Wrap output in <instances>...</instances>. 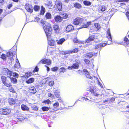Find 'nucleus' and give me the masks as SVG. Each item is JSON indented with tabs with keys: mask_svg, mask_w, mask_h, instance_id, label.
Here are the masks:
<instances>
[{
	"mask_svg": "<svg viewBox=\"0 0 129 129\" xmlns=\"http://www.w3.org/2000/svg\"><path fill=\"white\" fill-rule=\"evenodd\" d=\"M43 27L47 38H50L52 33V29L51 24L47 23L45 25H43Z\"/></svg>",
	"mask_w": 129,
	"mask_h": 129,
	"instance_id": "f257e3e1",
	"label": "nucleus"
},
{
	"mask_svg": "<svg viewBox=\"0 0 129 129\" xmlns=\"http://www.w3.org/2000/svg\"><path fill=\"white\" fill-rule=\"evenodd\" d=\"M16 49L14 48H12L10 51L7 52L6 53L7 57L10 60H14L13 57L15 56H16Z\"/></svg>",
	"mask_w": 129,
	"mask_h": 129,
	"instance_id": "f03ea898",
	"label": "nucleus"
},
{
	"mask_svg": "<svg viewBox=\"0 0 129 129\" xmlns=\"http://www.w3.org/2000/svg\"><path fill=\"white\" fill-rule=\"evenodd\" d=\"M62 4L61 1L59 0H56L55 2L54 7L55 10L59 11L62 10Z\"/></svg>",
	"mask_w": 129,
	"mask_h": 129,
	"instance_id": "7ed1b4c3",
	"label": "nucleus"
},
{
	"mask_svg": "<svg viewBox=\"0 0 129 129\" xmlns=\"http://www.w3.org/2000/svg\"><path fill=\"white\" fill-rule=\"evenodd\" d=\"M1 80L3 83L8 87H10L12 86V85L10 83H8V81L6 77L3 75L1 76Z\"/></svg>",
	"mask_w": 129,
	"mask_h": 129,
	"instance_id": "20e7f679",
	"label": "nucleus"
},
{
	"mask_svg": "<svg viewBox=\"0 0 129 129\" xmlns=\"http://www.w3.org/2000/svg\"><path fill=\"white\" fill-rule=\"evenodd\" d=\"M12 72L10 71L7 68H4L3 69L1 72L2 75H7L9 77H11L12 74Z\"/></svg>",
	"mask_w": 129,
	"mask_h": 129,
	"instance_id": "39448f33",
	"label": "nucleus"
},
{
	"mask_svg": "<svg viewBox=\"0 0 129 129\" xmlns=\"http://www.w3.org/2000/svg\"><path fill=\"white\" fill-rule=\"evenodd\" d=\"M28 92L30 95L35 94L37 91L35 87L34 86H31L28 88Z\"/></svg>",
	"mask_w": 129,
	"mask_h": 129,
	"instance_id": "423d86ee",
	"label": "nucleus"
},
{
	"mask_svg": "<svg viewBox=\"0 0 129 129\" xmlns=\"http://www.w3.org/2000/svg\"><path fill=\"white\" fill-rule=\"evenodd\" d=\"M11 112V110L8 108L0 109V114L3 115H7L9 114Z\"/></svg>",
	"mask_w": 129,
	"mask_h": 129,
	"instance_id": "0eeeda50",
	"label": "nucleus"
},
{
	"mask_svg": "<svg viewBox=\"0 0 129 129\" xmlns=\"http://www.w3.org/2000/svg\"><path fill=\"white\" fill-rule=\"evenodd\" d=\"M51 61L49 59L43 58L38 63V64L42 63L50 65L51 63Z\"/></svg>",
	"mask_w": 129,
	"mask_h": 129,
	"instance_id": "6e6552de",
	"label": "nucleus"
},
{
	"mask_svg": "<svg viewBox=\"0 0 129 129\" xmlns=\"http://www.w3.org/2000/svg\"><path fill=\"white\" fill-rule=\"evenodd\" d=\"M98 52L94 53L89 52L86 54L85 57L90 58L93 56H96L98 55Z\"/></svg>",
	"mask_w": 129,
	"mask_h": 129,
	"instance_id": "1a4fd4ad",
	"label": "nucleus"
},
{
	"mask_svg": "<svg viewBox=\"0 0 129 129\" xmlns=\"http://www.w3.org/2000/svg\"><path fill=\"white\" fill-rule=\"evenodd\" d=\"M74 30V26L72 24L68 25L66 27L65 30L66 32L71 31Z\"/></svg>",
	"mask_w": 129,
	"mask_h": 129,
	"instance_id": "9d476101",
	"label": "nucleus"
},
{
	"mask_svg": "<svg viewBox=\"0 0 129 129\" xmlns=\"http://www.w3.org/2000/svg\"><path fill=\"white\" fill-rule=\"evenodd\" d=\"M83 73L88 78L92 79V77L90 75L89 72L86 69H83L82 71Z\"/></svg>",
	"mask_w": 129,
	"mask_h": 129,
	"instance_id": "9b49d317",
	"label": "nucleus"
},
{
	"mask_svg": "<svg viewBox=\"0 0 129 129\" xmlns=\"http://www.w3.org/2000/svg\"><path fill=\"white\" fill-rule=\"evenodd\" d=\"M54 18L55 21L57 23L61 22L63 20L61 16L59 15H57L55 16Z\"/></svg>",
	"mask_w": 129,
	"mask_h": 129,
	"instance_id": "f8f14e48",
	"label": "nucleus"
},
{
	"mask_svg": "<svg viewBox=\"0 0 129 129\" xmlns=\"http://www.w3.org/2000/svg\"><path fill=\"white\" fill-rule=\"evenodd\" d=\"M25 8L27 11L32 13L33 12V7L30 4H27L25 5Z\"/></svg>",
	"mask_w": 129,
	"mask_h": 129,
	"instance_id": "ddd939ff",
	"label": "nucleus"
},
{
	"mask_svg": "<svg viewBox=\"0 0 129 129\" xmlns=\"http://www.w3.org/2000/svg\"><path fill=\"white\" fill-rule=\"evenodd\" d=\"M106 37L109 39L107 42H108L110 41L111 42L110 43L111 44L112 42V41L109 28H108L107 29V32Z\"/></svg>",
	"mask_w": 129,
	"mask_h": 129,
	"instance_id": "4468645a",
	"label": "nucleus"
},
{
	"mask_svg": "<svg viewBox=\"0 0 129 129\" xmlns=\"http://www.w3.org/2000/svg\"><path fill=\"white\" fill-rule=\"evenodd\" d=\"M53 29L56 33H59L60 31V28L58 24H55L53 26Z\"/></svg>",
	"mask_w": 129,
	"mask_h": 129,
	"instance_id": "2eb2a0df",
	"label": "nucleus"
},
{
	"mask_svg": "<svg viewBox=\"0 0 129 129\" xmlns=\"http://www.w3.org/2000/svg\"><path fill=\"white\" fill-rule=\"evenodd\" d=\"M8 102L10 105L15 104L16 102V100L14 99L13 98H10L8 99Z\"/></svg>",
	"mask_w": 129,
	"mask_h": 129,
	"instance_id": "dca6fc26",
	"label": "nucleus"
},
{
	"mask_svg": "<svg viewBox=\"0 0 129 129\" xmlns=\"http://www.w3.org/2000/svg\"><path fill=\"white\" fill-rule=\"evenodd\" d=\"M95 38V36L94 35H91L86 40V42L88 43L91 41L94 40Z\"/></svg>",
	"mask_w": 129,
	"mask_h": 129,
	"instance_id": "f3484780",
	"label": "nucleus"
},
{
	"mask_svg": "<svg viewBox=\"0 0 129 129\" xmlns=\"http://www.w3.org/2000/svg\"><path fill=\"white\" fill-rule=\"evenodd\" d=\"M81 19L80 18L77 17L76 18L74 21V23L75 25L79 24L81 22Z\"/></svg>",
	"mask_w": 129,
	"mask_h": 129,
	"instance_id": "a211bd4d",
	"label": "nucleus"
},
{
	"mask_svg": "<svg viewBox=\"0 0 129 129\" xmlns=\"http://www.w3.org/2000/svg\"><path fill=\"white\" fill-rule=\"evenodd\" d=\"M59 14L61 16H62L61 17L62 19H66L68 17V15L65 13L60 12L59 13Z\"/></svg>",
	"mask_w": 129,
	"mask_h": 129,
	"instance_id": "6ab92c4d",
	"label": "nucleus"
},
{
	"mask_svg": "<svg viewBox=\"0 0 129 129\" xmlns=\"http://www.w3.org/2000/svg\"><path fill=\"white\" fill-rule=\"evenodd\" d=\"M21 108L22 110L23 111H28L29 110V108L26 105L24 104H22L21 105Z\"/></svg>",
	"mask_w": 129,
	"mask_h": 129,
	"instance_id": "aec40b11",
	"label": "nucleus"
},
{
	"mask_svg": "<svg viewBox=\"0 0 129 129\" xmlns=\"http://www.w3.org/2000/svg\"><path fill=\"white\" fill-rule=\"evenodd\" d=\"M123 44L124 46H127L129 44V40L126 37H125L123 40Z\"/></svg>",
	"mask_w": 129,
	"mask_h": 129,
	"instance_id": "412c9836",
	"label": "nucleus"
},
{
	"mask_svg": "<svg viewBox=\"0 0 129 129\" xmlns=\"http://www.w3.org/2000/svg\"><path fill=\"white\" fill-rule=\"evenodd\" d=\"M48 43L49 45L53 46L54 45L55 41L54 40L51 39L48 40Z\"/></svg>",
	"mask_w": 129,
	"mask_h": 129,
	"instance_id": "4be33fe9",
	"label": "nucleus"
},
{
	"mask_svg": "<svg viewBox=\"0 0 129 129\" xmlns=\"http://www.w3.org/2000/svg\"><path fill=\"white\" fill-rule=\"evenodd\" d=\"M32 73L31 72H28L25 73V74L22 76V77L27 78L32 75Z\"/></svg>",
	"mask_w": 129,
	"mask_h": 129,
	"instance_id": "5701e85b",
	"label": "nucleus"
},
{
	"mask_svg": "<svg viewBox=\"0 0 129 129\" xmlns=\"http://www.w3.org/2000/svg\"><path fill=\"white\" fill-rule=\"evenodd\" d=\"M66 40L64 38H61L59 40H56L57 43L58 45H61Z\"/></svg>",
	"mask_w": 129,
	"mask_h": 129,
	"instance_id": "b1692460",
	"label": "nucleus"
},
{
	"mask_svg": "<svg viewBox=\"0 0 129 129\" xmlns=\"http://www.w3.org/2000/svg\"><path fill=\"white\" fill-rule=\"evenodd\" d=\"M91 23L90 21L87 22L86 23L82 25V27L83 28H87L91 24Z\"/></svg>",
	"mask_w": 129,
	"mask_h": 129,
	"instance_id": "393cba45",
	"label": "nucleus"
},
{
	"mask_svg": "<svg viewBox=\"0 0 129 129\" xmlns=\"http://www.w3.org/2000/svg\"><path fill=\"white\" fill-rule=\"evenodd\" d=\"M35 80V79L33 78H29L28 80H26V82L28 84H30L33 82Z\"/></svg>",
	"mask_w": 129,
	"mask_h": 129,
	"instance_id": "a878e982",
	"label": "nucleus"
},
{
	"mask_svg": "<svg viewBox=\"0 0 129 129\" xmlns=\"http://www.w3.org/2000/svg\"><path fill=\"white\" fill-rule=\"evenodd\" d=\"M80 64L79 63L77 62V63L73 64L72 66L74 69H78L79 68V64Z\"/></svg>",
	"mask_w": 129,
	"mask_h": 129,
	"instance_id": "bb28decb",
	"label": "nucleus"
},
{
	"mask_svg": "<svg viewBox=\"0 0 129 129\" xmlns=\"http://www.w3.org/2000/svg\"><path fill=\"white\" fill-rule=\"evenodd\" d=\"M45 5L46 6H47L49 9H51V8L53 6L52 2L50 1H49L48 2L47 4H45Z\"/></svg>",
	"mask_w": 129,
	"mask_h": 129,
	"instance_id": "cd10ccee",
	"label": "nucleus"
},
{
	"mask_svg": "<svg viewBox=\"0 0 129 129\" xmlns=\"http://www.w3.org/2000/svg\"><path fill=\"white\" fill-rule=\"evenodd\" d=\"M74 6L77 9H80L82 8L81 5L78 3H75L74 5Z\"/></svg>",
	"mask_w": 129,
	"mask_h": 129,
	"instance_id": "c85d7f7f",
	"label": "nucleus"
},
{
	"mask_svg": "<svg viewBox=\"0 0 129 129\" xmlns=\"http://www.w3.org/2000/svg\"><path fill=\"white\" fill-rule=\"evenodd\" d=\"M9 78H10L11 82L12 83L15 84L17 82V80L16 78L13 77H11Z\"/></svg>",
	"mask_w": 129,
	"mask_h": 129,
	"instance_id": "c756f323",
	"label": "nucleus"
},
{
	"mask_svg": "<svg viewBox=\"0 0 129 129\" xmlns=\"http://www.w3.org/2000/svg\"><path fill=\"white\" fill-rule=\"evenodd\" d=\"M94 25L95 27L97 30H99L101 27L100 24L98 23H95Z\"/></svg>",
	"mask_w": 129,
	"mask_h": 129,
	"instance_id": "7c9ffc66",
	"label": "nucleus"
},
{
	"mask_svg": "<svg viewBox=\"0 0 129 129\" xmlns=\"http://www.w3.org/2000/svg\"><path fill=\"white\" fill-rule=\"evenodd\" d=\"M41 9L40 11V14L41 15H43L45 12V9L43 6L41 7Z\"/></svg>",
	"mask_w": 129,
	"mask_h": 129,
	"instance_id": "2f4dec72",
	"label": "nucleus"
},
{
	"mask_svg": "<svg viewBox=\"0 0 129 129\" xmlns=\"http://www.w3.org/2000/svg\"><path fill=\"white\" fill-rule=\"evenodd\" d=\"M45 17L47 19H50L51 17V14L50 13L47 12L45 15Z\"/></svg>",
	"mask_w": 129,
	"mask_h": 129,
	"instance_id": "473e14b6",
	"label": "nucleus"
},
{
	"mask_svg": "<svg viewBox=\"0 0 129 129\" xmlns=\"http://www.w3.org/2000/svg\"><path fill=\"white\" fill-rule=\"evenodd\" d=\"M8 88V90L10 92H12V93H16V91L12 87V86Z\"/></svg>",
	"mask_w": 129,
	"mask_h": 129,
	"instance_id": "72a5a7b5",
	"label": "nucleus"
},
{
	"mask_svg": "<svg viewBox=\"0 0 129 129\" xmlns=\"http://www.w3.org/2000/svg\"><path fill=\"white\" fill-rule=\"evenodd\" d=\"M16 62L18 61V62H17L14 65V67L15 68H18L20 67V64L19 62L18 59L17 58L16 60Z\"/></svg>",
	"mask_w": 129,
	"mask_h": 129,
	"instance_id": "f704fd0d",
	"label": "nucleus"
},
{
	"mask_svg": "<svg viewBox=\"0 0 129 129\" xmlns=\"http://www.w3.org/2000/svg\"><path fill=\"white\" fill-rule=\"evenodd\" d=\"M7 55L3 53L1 56V58L4 60H6L7 59L6 57Z\"/></svg>",
	"mask_w": 129,
	"mask_h": 129,
	"instance_id": "c9c22d12",
	"label": "nucleus"
},
{
	"mask_svg": "<svg viewBox=\"0 0 129 129\" xmlns=\"http://www.w3.org/2000/svg\"><path fill=\"white\" fill-rule=\"evenodd\" d=\"M83 3L86 6H89L91 5V3L90 2L86 1H84Z\"/></svg>",
	"mask_w": 129,
	"mask_h": 129,
	"instance_id": "e433bc0d",
	"label": "nucleus"
},
{
	"mask_svg": "<svg viewBox=\"0 0 129 129\" xmlns=\"http://www.w3.org/2000/svg\"><path fill=\"white\" fill-rule=\"evenodd\" d=\"M40 8V6L37 5H35L34 7V9L35 11H38Z\"/></svg>",
	"mask_w": 129,
	"mask_h": 129,
	"instance_id": "4c0bfd02",
	"label": "nucleus"
},
{
	"mask_svg": "<svg viewBox=\"0 0 129 129\" xmlns=\"http://www.w3.org/2000/svg\"><path fill=\"white\" fill-rule=\"evenodd\" d=\"M66 69L63 67L60 68L59 69V73H63L66 71Z\"/></svg>",
	"mask_w": 129,
	"mask_h": 129,
	"instance_id": "58836bf2",
	"label": "nucleus"
},
{
	"mask_svg": "<svg viewBox=\"0 0 129 129\" xmlns=\"http://www.w3.org/2000/svg\"><path fill=\"white\" fill-rule=\"evenodd\" d=\"M50 108L47 107H42V109L43 111H47Z\"/></svg>",
	"mask_w": 129,
	"mask_h": 129,
	"instance_id": "ea45409f",
	"label": "nucleus"
},
{
	"mask_svg": "<svg viewBox=\"0 0 129 129\" xmlns=\"http://www.w3.org/2000/svg\"><path fill=\"white\" fill-rule=\"evenodd\" d=\"M100 45V46L101 47V49H102V48L104 47L107 44H108V42H107V43H101L99 44Z\"/></svg>",
	"mask_w": 129,
	"mask_h": 129,
	"instance_id": "a19ab883",
	"label": "nucleus"
},
{
	"mask_svg": "<svg viewBox=\"0 0 129 129\" xmlns=\"http://www.w3.org/2000/svg\"><path fill=\"white\" fill-rule=\"evenodd\" d=\"M106 8V7L104 5H103L99 7L100 9L102 11H105Z\"/></svg>",
	"mask_w": 129,
	"mask_h": 129,
	"instance_id": "79ce46f5",
	"label": "nucleus"
},
{
	"mask_svg": "<svg viewBox=\"0 0 129 129\" xmlns=\"http://www.w3.org/2000/svg\"><path fill=\"white\" fill-rule=\"evenodd\" d=\"M71 54L74 53H77L79 51L78 49L77 48H75L72 50H71Z\"/></svg>",
	"mask_w": 129,
	"mask_h": 129,
	"instance_id": "37998d69",
	"label": "nucleus"
},
{
	"mask_svg": "<svg viewBox=\"0 0 129 129\" xmlns=\"http://www.w3.org/2000/svg\"><path fill=\"white\" fill-rule=\"evenodd\" d=\"M51 103V101L49 99H47L46 100L43 101L42 103H45L46 104H49Z\"/></svg>",
	"mask_w": 129,
	"mask_h": 129,
	"instance_id": "c03bdc74",
	"label": "nucleus"
},
{
	"mask_svg": "<svg viewBox=\"0 0 129 129\" xmlns=\"http://www.w3.org/2000/svg\"><path fill=\"white\" fill-rule=\"evenodd\" d=\"M39 68H38V66H37L35 67L33 72V73H35L36 72H38L39 71Z\"/></svg>",
	"mask_w": 129,
	"mask_h": 129,
	"instance_id": "a18cd8bd",
	"label": "nucleus"
},
{
	"mask_svg": "<svg viewBox=\"0 0 129 129\" xmlns=\"http://www.w3.org/2000/svg\"><path fill=\"white\" fill-rule=\"evenodd\" d=\"M84 61L85 63L88 66H89L90 64V61L89 60L85 59H84Z\"/></svg>",
	"mask_w": 129,
	"mask_h": 129,
	"instance_id": "49530a36",
	"label": "nucleus"
},
{
	"mask_svg": "<svg viewBox=\"0 0 129 129\" xmlns=\"http://www.w3.org/2000/svg\"><path fill=\"white\" fill-rule=\"evenodd\" d=\"M92 94L93 96L95 97H98L100 95V94L96 92L95 91H94Z\"/></svg>",
	"mask_w": 129,
	"mask_h": 129,
	"instance_id": "de8ad7c7",
	"label": "nucleus"
},
{
	"mask_svg": "<svg viewBox=\"0 0 129 129\" xmlns=\"http://www.w3.org/2000/svg\"><path fill=\"white\" fill-rule=\"evenodd\" d=\"M55 77L54 75L50 76L49 77H47L46 79V82L47 81L48 82L50 81V80H51L53 78L52 77Z\"/></svg>",
	"mask_w": 129,
	"mask_h": 129,
	"instance_id": "09e8293b",
	"label": "nucleus"
},
{
	"mask_svg": "<svg viewBox=\"0 0 129 129\" xmlns=\"http://www.w3.org/2000/svg\"><path fill=\"white\" fill-rule=\"evenodd\" d=\"M58 69V68L57 67H55L51 68V70L53 71H56Z\"/></svg>",
	"mask_w": 129,
	"mask_h": 129,
	"instance_id": "8fccbe9b",
	"label": "nucleus"
},
{
	"mask_svg": "<svg viewBox=\"0 0 129 129\" xmlns=\"http://www.w3.org/2000/svg\"><path fill=\"white\" fill-rule=\"evenodd\" d=\"M54 84V81H50L49 83L48 84L49 86H53Z\"/></svg>",
	"mask_w": 129,
	"mask_h": 129,
	"instance_id": "3c124183",
	"label": "nucleus"
},
{
	"mask_svg": "<svg viewBox=\"0 0 129 129\" xmlns=\"http://www.w3.org/2000/svg\"><path fill=\"white\" fill-rule=\"evenodd\" d=\"M94 48L95 49H100V50L101 49L99 44L95 45Z\"/></svg>",
	"mask_w": 129,
	"mask_h": 129,
	"instance_id": "603ef678",
	"label": "nucleus"
},
{
	"mask_svg": "<svg viewBox=\"0 0 129 129\" xmlns=\"http://www.w3.org/2000/svg\"><path fill=\"white\" fill-rule=\"evenodd\" d=\"M32 108L33 110L35 111H38V108L36 106H33L32 107Z\"/></svg>",
	"mask_w": 129,
	"mask_h": 129,
	"instance_id": "864d4df0",
	"label": "nucleus"
},
{
	"mask_svg": "<svg viewBox=\"0 0 129 129\" xmlns=\"http://www.w3.org/2000/svg\"><path fill=\"white\" fill-rule=\"evenodd\" d=\"M53 106L54 107H57L59 106V104L58 102H56L55 103H54Z\"/></svg>",
	"mask_w": 129,
	"mask_h": 129,
	"instance_id": "5fc2aeb1",
	"label": "nucleus"
},
{
	"mask_svg": "<svg viewBox=\"0 0 129 129\" xmlns=\"http://www.w3.org/2000/svg\"><path fill=\"white\" fill-rule=\"evenodd\" d=\"M115 98H114V97L111 98V99L108 100L109 102V103L110 102H113L115 101Z\"/></svg>",
	"mask_w": 129,
	"mask_h": 129,
	"instance_id": "6e6d98bb",
	"label": "nucleus"
},
{
	"mask_svg": "<svg viewBox=\"0 0 129 129\" xmlns=\"http://www.w3.org/2000/svg\"><path fill=\"white\" fill-rule=\"evenodd\" d=\"M13 76L14 77H15L17 78H18V74L16 72H13Z\"/></svg>",
	"mask_w": 129,
	"mask_h": 129,
	"instance_id": "4d7b16f0",
	"label": "nucleus"
},
{
	"mask_svg": "<svg viewBox=\"0 0 129 129\" xmlns=\"http://www.w3.org/2000/svg\"><path fill=\"white\" fill-rule=\"evenodd\" d=\"M48 96L49 97H51V98H53L54 97V95H53L51 93H48Z\"/></svg>",
	"mask_w": 129,
	"mask_h": 129,
	"instance_id": "13d9d810",
	"label": "nucleus"
},
{
	"mask_svg": "<svg viewBox=\"0 0 129 129\" xmlns=\"http://www.w3.org/2000/svg\"><path fill=\"white\" fill-rule=\"evenodd\" d=\"M64 54H71V50H69L66 51L64 52Z\"/></svg>",
	"mask_w": 129,
	"mask_h": 129,
	"instance_id": "bf43d9fd",
	"label": "nucleus"
},
{
	"mask_svg": "<svg viewBox=\"0 0 129 129\" xmlns=\"http://www.w3.org/2000/svg\"><path fill=\"white\" fill-rule=\"evenodd\" d=\"M73 41L74 43H79V41L76 38H74L73 40Z\"/></svg>",
	"mask_w": 129,
	"mask_h": 129,
	"instance_id": "052dcab7",
	"label": "nucleus"
},
{
	"mask_svg": "<svg viewBox=\"0 0 129 129\" xmlns=\"http://www.w3.org/2000/svg\"><path fill=\"white\" fill-rule=\"evenodd\" d=\"M13 6L12 4V3L8 5L7 7L8 9H10Z\"/></svg>",
	"mask_w": 129,
	"mask_h": 129,
	"instance_id": "680f3d73",
	"label": "nucleus"
},
{
	"mask_svg": "<svg viewBox=\"0 0 129 129\" xmlns=\"http://www.w3.org/2000/svg\"><path fill=\"white\" fill-rule=\"evenodd\" d=\"M117 2H128L129 0H117Z\"/></svg>",
	"mask_w": 129,
	"mask_h": 129,
	"instance_id": "e2e57ef3",
	"label": "nucleus"
},
{
	"mask_svg": "<svg viewBox=\"0 0 129 129\" xmlns=\"http://www.w3.org/2000/svg\"><path fill=\"white\" fill-rule=\"evenodd\" d=\"M128 20H129V12L128 11L126 12L125 14Z\"/></svg>",
	"mask_w": 129,
	"mask_h": 129,
	"instance_id": "0e129e2a",
	"label": "nucleus"
},
{
	"mask_svg": "<svg viewBox=\"0 0 129 129\" xmlns=\"http://www.w3.org/2000/svg\"><path fill=\"white\" fill-rule=\"evenodd\" d=\"M55 95L56 97L57 98H59L60 96V95L57 92H55Z\"/></svg>",
	"mask_w": 129,
	"mask_h": 129,
	"instance_id": "69168bd1",
	"label": "nucleus"
},
{
	"mask_svg": "<svg viewBox=\"0 0 129 129\" xmlns=\"http://www.w3.org/2000/svg\"><path fill=\"white\" fill-rule=\"evenodd\" d=\"M89 91L92 94L94 91L93 89L91 88H90L89 89Z\"/></svg>",
	"mask_w": 129,
	"mask_h": 129,
	"instance_id": "338daca9",
	"label": "nucleus"
},
{
	"mask_svg": "<svg viewBox=\"0 0 129 129\" xmlns=\"http://www.w3.org/2000/svg\"><path fill=\"white\" fill-rule=\"evenodd\" d=\"M68 69L69 70H72V69H73L72 66H68Z\"/></svg>",
	"mask_w": 129,
	"mask_h": 129,
	"instance_id": "774afa93",
	"label": "nucleus"
}]
</instances>
